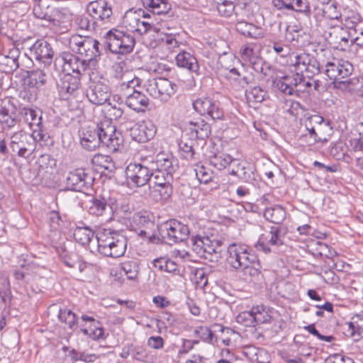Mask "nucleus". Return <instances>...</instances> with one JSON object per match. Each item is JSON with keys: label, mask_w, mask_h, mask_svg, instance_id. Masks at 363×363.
I'll return each mask as SVG.
<instances>
[{"label": "nucleus", "mask_w": 363, "mask_h": 363, "mask_svg": "<svg viewBox=\"0 0 363 363\" xmlns=\"http://www.w3.org/2000/svg\"><path fill=\"white\" fill-rule=\"evenodd\" d=\"M325 74L334 80L335 88L357 96H363V81L357 77L342 80L354 72L352 64L346 60L333 57L324 65Z\"/></svg>", "instance_id": "f257e3e1"}, {"label": "nucleus", "mask_w": 363, "mask_h": 363, "mask_svg": "<svg viewBox=\"0 0 363 363\" xmlns=\"http://www.w3.org/2000/svg\"><path fill=\"white\" fill-rule=\"evenodd\" d=\"M49 139L50 135L45 130H35L31 134L20 130L11 135L10 147L19 157L28 158L35 150V142H47Z\"/></svg>", "instance_id": "f03ea898"}, {"label": "nucleus", "mask_w": 363, "mask_h": 363, "mask_svg": "<svg viewBox=\"0 0 363 363\" xmlns=\"http://www.w3.org/2000/svg\"><path fill=\"white\" fill-rule=\"evenodd\" d=\"M96 237L98 242V250L101 255L116 258L125 253L127 240L120 233L104 230L102 232H99Z\"/></svg>", "instance_id": "7ed1b4c3"}, {"label": "nucleus", "mask_w": 363, "mask_h": 363, "mask_svg": "<svg viewBox=\"0 0 363 363\" xmlns=\"http://www.w3.org/2000/svg\"><path fill=\"white\" fill-rule=\"evenodd\" d=\"M99 43L87 36L72 35L69 40V47L72 52L78 54L89 65L94 64V60L100 55Z\"/></svg>", "instance_id": "20e7f679"}, {"label": "nucleus", "mask_w": 363, "mask_h": 363, "mask_svg": "<svg viewBox=\"0 0 363 363\" xmlns=\"http://www.w3.org/2000/svg\"><path fill=\"white\" fill-rule=\"evenodd\" d=\"M104 44L111 52L125 55L133 51L135 40L128 33L112 29L104 35Z\"/></svg>", "instance_id": "39448f33"}, {"label": "nucleus", "mask_w": 363, "mask_h": 363, "mask_svg": "<svg viewBox=\"0 0 363 363\" xmlns=\"http://www.w3.org/2000/svg\"><path fill=\"white\" fill-rule=\"evenodd\" d=\"M30 65V59L27 53L21 54L20 50L13 47L7 54H0V71L10 73L19 67H28Z\"/></svg>", "instance_id": "423d86ee"}, {"label": "nucleus", "mask_w": 363, "mask_h": 363, "mask_svg": "<svg viewBox=\"0 0 363 363\" xmlns=\"http://www.w3.org/2000/svg\"><path fill=\"white\" fill-rule=\"evenodd\" d=\"M158 231L163 242L169 244L184 241L189 234L187 226L176 220H168L160 224Z\"/></svg>", "instance_id": "0eeeda50"}, {"label": "nucleus", "mask_w": 363, "mask_h": 363, "mask_svg": "<svg viewBox=\"0 0 363 363\" xmlns=\"http://www.w3.org/2000/svg\"><path fill=\"white\" fill-rule=\"evenodd\" d=\"M96 128L99 144L106 147L110 152L118 151L123 146V139L114 125L105 122L97 124Z\"/></svg>", "instance_id": "6e6552de"}, {"label": "nucleus", "mask_w": 363, "mask_h": 363, "mask_svg": "<svg viewBox=\"0 0 363 363\" xmlns=\"http://www.w3.org/2000/svg\"><path fill=\"white\" fill-rule=\"evenodd\" d=\"M145 86L150 95L162 101H167L177 90L176 84L166 78L148 79Z\"/></svg>", "instance_id": "1a4fd4ad"}, {"label": "nucleus", "mask_w": 363, "mask_h": 363, "mask_svg": "<svg viewBox=\"0 0 363 363\" xmlns=\"http://www.w3.org/2000/svg\"><path fill=\"white\" fill-rule=\"evenodd\" d=\"M228 256L226 258L228 264L235 270L240 271L244 266H246L252 257L246 246L231 244L228 247Z\"/></svg>", "instance_id": "9d476101"}, {"label": "nucleus", "mask_w": 363, "mask_h": 363, "mask_svg": "<svg viewBox=\"0 0 363 363\" xmlns=\"http://www.w3.org/2000/svg\"><path fill=\"white\" fill-rule=\"evenodd\" d=\"M152 171L149 162H145L143 164H130L126 169V175L136 186H142L150 181Z\"/></svg>", "instance_id": "9b49d317"}, {"label": "nucleus", "mask_w": 363, "mask_h": 363, "mask_svg": "<svg viewBox=\"0 0 363 363\" xmlns=\"http://www.w3.org/2000/svg\"><path fill=\"white\" fill-rule=\"evenodd\" d=\"M86 12L93 21L101 23H110L113 14L112 8L105 0H96L86 6Z\"/></svg>", "instance_id": "f8f14e48"}, {"label": "nucleus", "mask_w": 363, "mask_h": 363, "mask_svg": "<svg viewBox=\"0 0 363 363\" xmlns=\"http://www.w3.org/2000/svg\"><path fill=\"white\" fill-rule=\"evenodd\" d=\"M28 57L30 59V65L35 59L44 65H49L52 61L54 52L50 43L44 40H38L30 48Z\"/></svg>", "instance_id": "ddd939ff"}, {"label": "nucleus", "mask_w": 363, "mask_h": 363, "mask_svg": "<svg viewBox=\"0 0 363 363\" xmlns=\"http://www.w3.org/2000/svg\"><path fill=\"white\" fill-rule=\"evenodd\" d=\"M57 61L63 62L62 71L65 74H69L70 72L75 73L79 77L82 75L90 65L89 62H86L83 59H79L76 55L69 52H62L60 59H56L55 63Z\"/></svg>", "instance_id": "4468645a"}, {"label": "nucleus", "mask_w": 363, "mask_h": 363, "mask_svg": "<svg viewBox=\"0 0 363 363\" xmlns=\"http://www.w3.org/2000/svg\"><path fill=\"white\" fill-rule=\"evenodd\" d=\"M193 107L201 115H207L213 120L222 119L224 115L219 103L210 98H199L195 100Z\"/></svg>", "instance_id": "2eb2a0df"}, {"label": "nucleus", "mask_w": 363, "mask_h": 363, "mask_svg": "<svg viewBox=\"0 0 363 363\" xmlns=\"http://www.w3.org/2000/svg\"><path fill=\"white\" fill-rule=\"evenodd\" d=\"M93 182V178L85 172L84 169H76L70 172L66 178V186L68 189L82 191Z\"/></svg>", "instance_id": "dca6fc26"}, {"label": "nucleus", "mask_w": 363, "mask_h": 363, "mask_svg": "<svg viewBox=\"0 0 363 363\" xmlns=\"http://www.w3.org/2000/svg\"><path fill=\"white\" fill-rule=\"evenodd\" d=\"M111 96L109 87L101 82H92L86 90V97L95 105L101 106L106 104Z\"/></svg>", "instance_id": "f3484780"}, {"label": "nucleus", "mask_w": 363, "mask_h": 363, "mask_svg": "<svg viewBox=\"0 0 363 363\" xmlns=\"http://www.w3.org/2000/svg\"><path fill=\"white\" fill-rule=\"evenodd\" d=\"M279 228L273 226L271 230L262 234L255 245L258 251H262L265 254L270 253L272 250L270 247H278L283 244L282 240L279 236Z\"/></svg>", "instance_id": "a211bd4d"}, {"label": "nucleus", "mask_w": 363, "mask_h": 363, "mask_svg": "<svg viewBox=\"0 0 363 363\" xmlns=\"http://www.w3.org/2000/svg\"><path fill=\"white\" fill-rule=\"evenodd\" d=\"M156 132L155 125L151 121H147L133 126L130 130V135L133 140L143 143L153 138Z\"/></svg>", "instance_id": "6ab92c4d"}, {"label": "nucleus", "mask_w": 363, "mask_h": 363, "mask_svg": "<svg viewBox=\"0 0 363 363\" xmlns=\"http://www.w3.org/2000/svg\"><path fill=\"white\" fill-rule=\"evenodd\" d=\"M80 85V78L78 76L72 75L71 73L65 74L57 82V89L60 97L68 99L69 97L77 91Z\"/></svg>", "instance_id": "aec40b11"}, {"label": "nucleus", "mask_w": 363, "mask_h": 363, "mask_svg": "<svg viewBox=\"0 0 363 363\" xmlns=\"http://www.w3.org/2000/svg\"><path fill=\"white\" fill-rule=\"evenodd\" d=\"M258 49L259 45L252 43L247 44L240 49V54L244 60L249 62L252 65L255 72L263 73V62L258 57Z\"/></svg>", "instance_id": "412c9836"}, {"label": "nucleus", "mask_w": 363, "mask_h": 363, "mask_svg": "<svg viewBox=\"0 0 363 363\" xmlns=\"http://www.w3.org/2000/svg\"><path fill=\"white\" fill-rule=\"evenodd\" d=\"M150 168L153 171H160L172 174L175 171L177 164H174L175 160L172 155L165 153H159L155 160L149 162Z\"/></svg>", "instance_id": "4be33fe9"}, {"label": "nucleus", "mask_w": 363, "mask_h": 363, "mask_svg": "<svg viewBox=\"0 0 363 363\" xmlns=\"http://www.w3.org/2000/svg\"><path fill=\"white\" fill-rule=\"evenodd\" d=\"M125 104L131 109L140 112L144 111L149 105L148 98L141 91L134 89L130 94H125Z\"/></svg>", "instance_id": "5701e85b"}, {"label": "nucleus", "mask_w": 363, "mask_h": 363, "mask_svg": "<svg viewBox=\"0 0 363 363\" xmlns=\"http://www.w3.org/2000/svg\"><path fill=\"white\" fill-rule=\"evenodd\" d=\"M97 133L96 127L82 128L79 133L81 145L89 151L94 150L100 145Z\"/></svg>", "instance_id": "b1692460"}, {"label": "nucleus", "mask_w": 363, "mask_h": 363, "mask_svg": "<svg viewBox=\"0 0 363 363\" xmlns=\"http://www.w3.org/2000/svg\"><path fill=\"white\" fill-rule=\"evenodd\" d=\"M176 62L179 67L184 68L197 75L199 74V65L197 59L190 52L182 51L176 56Z\"/></svg>", "instance_id": "393cba45"}, {"label": "nucleus", "mask_w": 363, "mask_h": 363, "mask_svg": "<svg viewBox=\"0 0 363 363\" xmlns=\"http://www.w3.org/2000/svg\"><path fill=\"white\" fill-rule=\"evenodd\" d=\"M213 237V235L201 236L200 235H197L192 238L191 240L194 250H195L196 253L201 254L206 259H208V257L207 254L208 252H211V244H212L211 242Z\"/></svg>", "instance_id": "a878e982"}, {"label": "nucleus", "mask_w": 363, "mask_h": 363, "mask_svg": "<svg viewBox=\"0 0 363 363\" xmlns=\"http://www.w3.org/2000/svg\"><path fill=\"white\" fill-rule=\"evenodd\" d=\"M20 115L33 131L38 129L44 130L41 123L42 116H38L35 110L23 107L20 111Z\"/></svg>", "instance_id": "bb28decb"}, {"label": "nucleus", "mask_w": 363, "mask_h": 363, "mask_svg": "<svg viewBox=\"0 0 363 363\" xmlns=\"http://www.w3.org/2000/svg\"><path fill=\"white\" fill-rule=\"evenodd\" d=\"M235 28L238 33L246 37L258 39L263 36L259 27L244 21H238L235 25Z\"/></svg>", "instance_id": "cd10ccee"}, {"label": "nucleus", "mask_w": 363, "mask_h": 363, "mask_svg": "<svg viewBox=\"0 0 363 363\" xmlns=\"http://www.w3.org/2000/svg\"><path fill=\"white\" fill-rule=\"evenodd\" d=\"M88 211L91 215L102 216L106 213L111 212V207L107 204L104 198H94L89 202Z\"/></svg>", "instance_id": "c85d7f7f"}, {"label": "nucleus", "mask_w": 363, "mask_h": 363, "mask_svg": "<svg viewBox=\"0 0 363 363\" xmlns=\"http://www.w3.org/2000/svg\"><path fill=\"white\" fill-rule=\"evenodd\" d=\"M143 5L153 14H165L170 10L167 0H143Z\"/></svg>", "instance_id": "c756f323"}, {"label": "nucleus", "mask_w": 363, "mask_h": 363, "mask_svg": "<svg viewBox=\"0 0 363 363\" xmlns=\"http://www.w3.org/2000/svg\"><path fill=\"white\" fill-rule=\"evenodd\" d=\"M264 218L271 223L280 224L286 218V211L280 206H274L265 209Z\"/></svg>", "instance_id": "7c9ffc66"}, {"label": "nucleus", "mask_w": 363, "mask_h": 363, "mask_svg": "<svg viewBox=\"0 0 363 363\" xmlns=\"http://www.w3.org/2000/svg\"><path fill=\"white\" fill-rule=\"evenodd\" d=\"M189 125L190 130L192 132H195L196 136L199 139L204 140L211 134L210 125L202 119H199L196 121H190Z\"/></svg>", "instance_id": "2f4dec72"}, {"label": "nucleus", "mask_w": 363, "mask_h": 363, "mask_svg": "<svg viewBox=\"0 0 363 363\" xmlns=\"http://www.w3.org/2000/svg\"><path fill=\"white\" fill-rule=\"evenodd\" d=\"M172 194V188L171 184L150 187V196L156 202L168 199Z\"/></svg>", "instance_id": "473e14b6"}, {"label": "nucleus", "mask_w": 363, "mask_h": 363, "mask_svg": "<svg viewBox=\"0 0 363 363\" xmlns=\"http://www.w3.org/2000/svg\"><path fill=\"white\" fill-rule=\"evenodd\" d=\"M264 311L263 306H257L252 307L250 312H244L237 317L238 322H242L245 319H250L251 322H256L257 323H264V318H261L262 312Z\"/></svg>", "instance_id": "72a5a7b5"}, {"label": "nucleus", "mask_w": 363, "mask_h": 363, "mask_svg": "<svg viewBox=\"0 0 363 363\" xmlns=\"http://www.w3.org/2000/svg\"><path fill=\"white\" fill-rule=\"evenodd\" d=\"M236 161L231 155L224 152L215 154L209 159L210 164L220 170L225 168L231 162Z\"/></svg>", "instance_id": "f704fd0d"}, {"label": "nucleus", "mask_w": 363, "mask_h": 363, "mask_svg": "<svg viewBox=\"0 0 363 363\" xmlns=\"http://www.w3.org/2000/svg\"><path fill=\"white\" fill-rule=\"evenodd\" d=\"M291 64L296 67V71L303 73L305 72L306 66L310 63L312 56L308 53L302 52L296 55H291Z\"/></svg>", "instance_id": "c9c22d12"}, {"label": "nucleus", "mask_w": 363, "mask_h": 363, "mask_svg": "<svg viewBox=\"0 0 363 363\" xmlns=\"http://www.w3.org/2000/svg\"><path fill=\"white\" fill-rule=\"evenodd\" d=\"M94 235V233L88 227H77L74 231L75 240L82 245H88Z\"/></svg>", "instance_id": "e433bc0d"}, {"label": "nucleus", "mask_w": 363, "mask_h": 363, "mask_svg": "<svg viewBox=\"0 0 363 363\" xmlns=\"http://www.w3.org/2000/svg\"><path fill=\"white\" fill-rule=\"evenodd\" d=\"M132 357L135 360L145 363H153L155 359V357L148 353L145 347L133 345Z\"/></svg>", "instance_id": "4c0bfd02"}, {"label": "nucleus", "mask_w": 363, "mask_h": 363, "mask_svg": "<svg viewBox=\"0 0 363 363\" xmlns=\"http://www.w3.org/2000/svg\"><path fill=\"white\" fill-rule=\"evenodd\" d=\"M91 162L95 166L108 170L111 172L115 169L114 162H113L112 158L108 155L96 154L93 157Z\"/></svg>", "instance_id": "58836bf2"}, {"label": "nucleus", "mask_w": 363, "mask_h": 363, "mask_svg": "<svg viewBox=\"0 0 363 363\" xmlns=\"http://www.w3.org/2000/svg\"><path fill=\"white\" fill-rule=\"evenodd\" d=\"M172 181V174L171 173L160 171L152 172L150 182L154 184L153 186L171 184Z\"/></svg>", "instance_id": "ea45409f"}, {"label": "nucleus", "mask_w": 363, "mask_h": 363, "mask_svg": "<svg viewBox=\"0 0 363 363\" xmlns=\"http://www.w3.org/2000/svg\"><path fill=\"white\" fill-rule=\"evenodd\" d=\"M57 316L59 320L70 329H73L78 323L76 314L70 309H60Z\"/></svg>", "instance_id": "a19ab883"}, {"label": "nucleus", "mask_w": 363, "mask_h": 363, "mask_svg": "<svg viewBox=\"0 0 363 363\" xmlns=\"http://www.w3.org/2000/svg\"><path fill=\"white\" fill-rule=\"evenodd\" d=\"M141 79L138 77H133L130 73L125 72L121 76V82L120 84V88L121 90L125 89H134L138 86H140Z\"/></svg>", "instance_id": "79ce46f5"}, {"label": "nucleus", "mask_w": 363, "mask_h": 363, "mask_svg": "<svg viewBox=\"0 0 363 363\" xmlns=\"http://www.w3.org/2000/svg\"><path fill=\"white\" fill-rule=\"evenodd\" d=\"M245 96L249 103H261L265 99L267 92L259 86H255L246 91Z\"/></svg>", "instance_id": "37998d69"}, {"label": "nucleus", "mask_w": 363, "mask_h": 363, "mask_svg": "<svg viewBox=\"0 0 363 363\" xmlns=\"http://www.w3.org/2000/svg\"><path fill=\"white\" fill-rule=\"evenodd\" d=\"M240 271H241L245 276H249L251 278H256L261 273L259 263L256 260L255 257H252L249 263H247L246 266H244Z\"/></svg>", "instance_id": "c03bdc74"}, {"label": "nucleus", "mask_w": 363, "mask_h": 363, "mask_svg": "<svg viewBox=\"0 0 363 363\" xmlns=\"http://www.w3.org/2000/svg\"><path fill=\"white\" fill-rule=\"evenodd\" d=\"M121 269L128 279L134 280L138 275V264L135 260H128L121 264Z\"/></svg>", "instance_id": "a18cd8bd"}, {"label": "nucleus", "mask_w": 363, "mask_h": 363, "mask_svg": "<svg viewBox=\"0 0 363 363\" xmlns=\"http://www.w3.org/2000/svg\"><path fill=\"white\" fill-rule=\"evenodd\" d=\"M230 174L237 176L248 183H251L255 180L253 172L250 169H247L241 164H238L237 167L231 170Z\"/></svg>", "instance_id": "49530a36"}, {"label": "nucleus", "mask_w": 363, "mask_h": 363, "mask_svg": "<svg viewBox=\"0 0 363 363\" xmlns=\"http://www.w3.org/2000/svg\"><path fill=\"white\" fill-rule=\"evenodd\" d=\"M47 81V75L42 69L32 71L29 74L30 85L40 87L44 85Z\"/></svg>", "instance_id": "de8ad7c7"}, {"label": "nucleus", "mask_w": 363, "mask_h": 363, "mask_svg": "<svg viewBox=\"0 0 363 363\" xmlns=\"http://www.w3.org/2000/svg\"><path fill=\"white\" fill-rule=\"evenodd\" d=\"M17 123L15 116L11 115L9 111L5 107H0V123L3 125V128H11Z\"/></svg>", "instance_id": "09e8293b"}, {"label": "nucleus", "mask_w": 363, "mask_h": 363, "mask_svg": "<svg viewBox=\"0 0 363 363\" xmlns=\"http://www.w3.org/2000/svg\"><path fill=\"white\" fill-rule=\"evenodd\" d=\"M211 246V252H208L207 255L210 261H218L221 257L223 242L220 240L213 237Z\"/></svg>", "instance_id": "8fccbe9b"}, {"label": "nucleus", "mask_w": 363, "mask_h": 363, "mask_svg": "<svg viewBox=\"0 0 363 363\" xmlns=\"http://www.w3.org/2000/svg\"><path fill=\"white\" fill-rule=\"evenodd\" d=\"M49 6H45L41 2H38L33 7L34 16L40 19H43L50 22L54 21L55 19L52 15L48 13Z\"/></svg>", "instance_id": "3c124183"}, {"label": "nucleus", "mask_w": 363, "mask_h": 363, "mask_svg": "<svg viewBox=\"0 0 363 363\" xmlns=\"http://www.w3.org/2000/svg\"><path fill=\"white\" fill-rule=\"evenodd\" d=\"M132 224L138 228L152 224L150 215L147 212L135 213L132 218Z\"/></svg>", "instance_id": "603ef678"}, {"label": "nucleus", "mask_w": 363, "mask_h": 363, "mask_svg": "<svg viewBox=\"0 0 363 363\" xmlns=\"http://www.w3.org/2000/svg\"><path fill=\"white\" fill-rule=\"evenodd\" d=\"M123 23L128 31L136 33L138 18L135 13L127 12L123 17Z\"/></svg>", "instance_id": "864d4df0"}, {"label": "nucleus", "mask_w": 363, "mask_h": 363, "mask_svg": "<svg viewBox=\"0 0 363 363\" xmlns=\"http://www.w3.org/2000/svg\"><path fill=\"white\" fill-rule=\"evenodd\" d=\"M150 30L158 32L159 29L155 27L152 22L141 21L140 18H138L136 33H138L139 35H143Z\"/></svg>", "instance_id": "5fc2aeb1"}, {"label": "nucleus", "mask_w": 363, "mask_h": 363, "mask_svg": "<svg viewBox=\"0 0 363 363\" xmlns=\"http://www.w3.org/2000/svg\"><path fill=\"white\" fill-rule=\"evenodd\" d=\"M196 175L201 183L207 184L212 179V172L203 166H200L196 169Z\"/></svg>", "instance_id": "6e6d98bb"}, {"label": "nucleus", "mask_w": 363, "mask_h": 363, "mask_svg": "<svg viewBox=\"0 0 363 363\" xmlns=\"http://www.w3.org/2000/svg\"><path fill=\"white\" fill-rule=\"evenodd\" d=\"M194 143L193 140H189L184 141L183 139L179 143V147L181 150L184 153V157L186 158L192 159L194 155Z\"/></svg>", "instance_id": "4d7b16f0"}, {"label": "nucleus", "mask_w": 363, "mask_h": 363, "mask_svg": "<svg viewBox=\"0 0 363 363\" xmlns=\"http://www.w3.org/2000/svg\"><path fill=\"white\" fill-rule=\"evenodd\" d=\"M195 333L201 340L206 342H211L213 337V333L206 326H199L195 330Z\"/></svg>", "instance_id": "13d9d810"}, {"label": "nucleus", "mask_w": 363, "mask_h": 363, "mask_svg": "<svg viewBox=\"0 0 363 363\" xmlns=\"http://www.w3.org/2000/svg\"><path fill=\"white\" fill-rule=\"evenodd\" d=\"M63 262L68 267L75 268L77 264V256L74 253L69 254L67 250H63L60 253Z\"/></svg>", "instance_id": "bf43d9fd"}, {"label": "nucleus", "mask_w": 363, "mask_h": 363, "mask_svg": "<svg viewBox=\"0 0 363 363\" xmlns=\"http://www.w3.org/2000/svg\"><path fill=\"white\" fill-rule=\"evenodd\" d=\"M320 72V65L317 60L312 56L310 63L306 66V72L308 77H311L313 75L318 74Z\"/></svg>", "instance_id": "052dcab7"}, {"label": "nucleus", "mask_w": 363, "mask_h": 363, "mask_svg": "<svg viewBox=\"0 0 363 363\" xmlns=\"http://www.w3.org/2000/svg\"><path fill=\"white\" fill-rule=\"evenodd\" d=\"M277 86L283 93L289 95L293 94L294 89L291 87L289 81L286 80V77H282L277 82Z\"/></svg>", "instance_id": "680f3d73"}, {"label": "nucleus", "mask_w": 363, "mask_h": 363, "mask_svg": "<svg viewBox=\"0 0 363 363\" xmlns=\"http://www.w3.org/2000/svg\"><path fill=\"white\" fill-rule=\"evenodd\" d=\"M235 9V4L218 1V11L224 16H230Z\"/></svg>", "instance_id": "e2e57ef3"}, {"label": "nucleus", "mask_w": 363, "mask_h": 363, "mask_svg": "<svg viewBox=\"0 0 363 363\" xmlns=\"http://www.w3.org/2000/svg\"><path fill=\"white\" fill-rule=\"evenodd\" d=\"M164 340L160 336H151L147 340V345L155 350H160L164 347Z\"/></svg>", "instance_id": "0e129e2a"}, {"label": "nucleus", "mask_w": 363, "mask_h": 363, "mask_svg": "<svg viewBox=\"0 0 363 363\" xmlns=\"http://www.w3.org/2000/svg\"><path fill=\"white\" fill-rule=\"evenodd\" d=\"M304 329L308 331L311 334L316 336L318 339L321 340L326 341L328 342H330L333 339V336H325L319 333V332L316 330L315 325L313 324H311L304 327Z\"/></svg>", "instance_id": "69168bd1"}, {"label": "nucleus", "mask_w": 363, "mask_h": 363, "mask_svg": "<svg viewBox=\"0 0 363 363\" xmlns=\"http://www.w3.org/2000/svg\"><path fill=\"white\" fill-rule=\"evenodd\" d=\"M50 228L55 230L60 227L61 218L58 211H52L49 214Z\"/></svg>", "instance_id": "338daca9"}, {"label": "nucleus", "mask_w": 363, "mask_h": 363, "mask_svg": "<svg viewBox=\"0 0 363 363\" xmlns=\"http://www.w3.org/2000/svg\"><path fill=\"white\" fill-rule=\"evenodd\" d=\"M286 80L289 81L291 87H296L304 82V77L302 74L296 72L293 76H286Z\"/></svg>", "instance_id": "774afa93"}]
</instances>
